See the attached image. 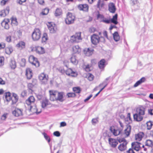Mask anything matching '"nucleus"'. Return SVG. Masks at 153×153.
Returning a JSON list of instances; mask_svg holds the SVG:
<instances>
[{
    "label": "nucleus",
    "instance_id": "f257e3e1",
    "mask_svg": "<svg viewBox=\"0 0 153 153\" xmlns=\"http://www.w3.org/2000/svg\"><path fill=\"white\" fill-rule=\"evenodd\" d=\"M49 99L52 101L62 102L64 99V93L56 90H51L49 91Z\"/></svg>",
    "mask_w": 153,
    "mask_h": 153
},
{
    "label": "nucleus",
    "instance_id": "f03ea898",
    "mask_svg": "<svg viewBox=\"0 0 153 153\" xmlns=\"http://www.w3.org/2000/svg\"><path fill=\"white\" fill-rule=\"evenodd\" d=\"M82 39L81 32H77L71 36L70 41L71 43H79Z\"/></svg>",
    "mask_w": 153,
    "mask_h": 153
},
{
    "label": "nucleus",
    "instance_id": "7ed1b4c3",
    "mask_svg": "<svg viewBox=\"0 0 153 153\" xmlns=\"http://www.w3.org/2000/svg\"><path fill=\"white\" fill-rule=\"evenodd\" d=\"M76 17L75 14L70 12H68L66 15L65 19V23L68 25H70L74 23Z\"/></svg>",
    "mask_w": 153,
    "mask_h": 153
},
{
    "label": "nucleus",
    "instance_id": "20e7f679",
    "mask_svg": "<svg viewBox=\"0 0 153 153\" xmlns=\"http://www.w3.org/2000/svg\"><path fill=\"white\" fill-rule=\"evenodd\" d=\"M41 35V30L39 28H35L32 34V39L34 41H37L40 38Z\"/></svg>",
    "mask_w": 153,
    "mask_h": 153
},
{
    "label": "nucleus",
    "instance_id": "39448f33",
    "mask_svg": "<svg viewBox=\"0 0 153 153\" xmlns=\"http://www.w3.org/2000/svg\"><path fill=\"white\" fill-rule=\"evenodd\" d=\"M118 141L121 143L118 147V149L121 151L125 150L126 148V145L127 142L126 140L124 138H119L117 139Z\"/></svg>",
    "mask_w": 153,
    "mask_h": 153
},
{
    "label": "nucleus",
    "instance_id": "423d86ee",
    "mask_svg": "<svg viewBox=\"0 0 153 153\" xmlns=\"http://www.w3.org/2000/svg\"><path fill=\"white\" fill-rule=\"evenodd\" d=\"M28 61L31 64L36 67H38L40 66V62L37 58L33 55L29 56Z\"/></svg>",
    "mask_w": 153,
    "mask_h": 153
},
{
    "label": "nucleus",
    "instance_id": "0eeeda50",
    "mask_svg": "<svg viewBox=\"0 0 153 153\" xmlns=\"http://www.w3.org/2000/svg\"><path fill=\"white\" fill-rule=\"evenodd\" d=\"M31 51L32 52H35L39 54H42L45 53L44 48L42 47L36 46L31 48Z\"/></svg>",
    "mask_w": 153,
    "mask_h": 153
},
{
    "label": "nucleus",
    "instance_id": "6e6552de",
    "mask_svg": "<svg viewBox=\"0 0 153 153\" xmlns=\"http://www.w3.org/2000/svg\"><path fill=\"white\" fill-rule=\"evenodd\" d=\"M47 25L51 33H54L56 32L57 29L55 24L53 22H48Z\"/></svg>",
    "mask_w": 153,
    "mask_h": 153
},
{
    "label": "nucleus",
    "instance_id": "1a4fd4ad",
    "mask_svg": "<svg viewBox=\"0 0 153 153\" xmlns=\"http://www.w3.org/2000/svg\"><path fill=\"white\" fill-rule=\"evenodd\" d=\"M35 101V98L33 96H30L26 100L25 104L30 107V110H31L33 107L32 105L34 103Z\"/></svg>",
    "mask_w": 153,
    "mask_h": 153
},
{
    "label": "nucleus",
    "instance_id": "9d476101",
    "mask_svg": "<svg viewBox=\"0 0 153 153\" xmlns=\"http://www.w3.org/2000/svg\"><path fill=\"white\" fill-rule=\"evenodd\" d=\"M110 129L114 135L117 136L119 135L122 132V129H121L117 127L114 126H111Z\"/></svg>",
    "mask_w": 153,
    "mask_h": 153
},
{
    "label": "nucleus",
    "instance_id": "9b49d317",
    "mask_svg": "<svg viewBox=\"0 0 153 153\" xmlns=\"http://www.w3.org/2000/svg\"><path fill=\"white\" fill-rule=\"evenodd\" d=\"M91 39L92 43L94 45H97L99 43L100 41V37L96 34H94L91 35Z\"/></svg>",
    "mask_w": 153,
    "mask_h": 153
},
{
    "label": "nucleus",
    "instance_id": "f8f14e48",
    "mask_svg": "<svg viewBox=\"0 0 153 153\" xmlns=\"http://www.w3.org/2000/svg\"><path fill=\"white\" fill-rule=\"evenodd\" d=\"M39 78L41 82L43 84H45L48 81V76L44 73H41L39 76Z\"/></svg>",
    "mask_w": 153,
    "mask_h": 153
},
{
    "label": "nucleus",
    "instance_id": "ddd939ff",
    "mask_svg": "<svg viewBox=\"0 0 153 153\" xmlns=\"http://www.w3.org/2000/svg\"><path fill=\"white\" fill-rule=\"evenodd\" d=\"M65 73L68 76L73 77H76L78 75L77 72L71 68H68L65 71Z\"/></svg>",
    "mask_w": 153,
    "mask_h": 153
},
{
    "label": "nucleus",
    "instance_id": "4468645a",
    "mask_svg": "<svg viewBox=\"0 0 153 153\" xmlns=\"http://www.w3.org/2000/svg\"><path fill=\"white\" fill-rule=\"evenodd\" d=\"M89 6L86 4H79L77 6L78 9L80 11L85 12H88L89 9Z\"/></svg>",
    "mask_w": 153,
    "mask_h": 153
},
{
    "label": "nucleus",
    "instance_id": "2eb2a0df",
    "mask_svg": "<svg viewBox=\"0 0 153 153\" xmlns=\"http://www.w3.org/2000/svg\"><path fill=\"white\" fill-rule=\"evenodd\" d=\"M25 75L27 79H30L33 76V73L32 69L29 68H27L25 70Z\"/></svg>",
    "mask_w": 153,
    "mask_h": 153
},
{
    "label": "nucleus",
    "instance_id": "dca6fc26",
    "mask_svg": "<svg viewBox=\"0 0 153 153\" xmlns=\"http://www.w3.org/2000/svg\"><path fill=\"white\" fill-rule=\"evenodd\" d=\"M23 110L22 109L16 108L13 111V114L16 117L21 116L23 115Z\"/></svg>",
    "mask_w": 153,
    "mask_h": 153
},
{
    "label": "nucleus",
    "instance_id": "f3484780",
    "mask_svg": "<svg viewBox=\"0 0 153 153\" xmlns=\"http://www.w3.org/2000/svg\"><path fill=\"white\" fill-rule=\"evenodd\" d=\"M73 54H79L81 51V49L78 45H75L72 46L71 50Z\"/></svg>",
    "mask_w": 153,
    "mask_h": 153
},
{
    "label": "nucleus",
    "instance_id": "a211bd4d",
    "mask_svg": "<svg viewBox=\"0 0 153 153\" xmlns=\"http://www.w3.org/2000/svg\"><path fill=\"white\" fill-rule=\"evenodd\" d=\"M144 136V134L143 132H139L135 135V140L137 141H140L142 140Z\"/></svg>",
    "mask_w": 153,
    "mask_h": 153
},
{
    "label": "nucleus",
    "instance_id": "6ab92c4d",
    "mask_svg": "<svg viewBox=\"0 0 153 153\" xmlns=\"http://www.w3.org/2000/svg\"><path fill=\"white\" fill-rule=\"evenodd\" d=\"M12 97L11 101V104L14 105L19 100V97L18 95L14 93H12Z\"/></svg>",
    "mask_w": 153,
    "mask_h": 153
},
{
    "label": "nucleus",
    "instance_id": "aec40b11",
    "mask_svg": "<svg viewBox=\"0 0 153 153\" xmlns=\"http://www.w3.org/2000/svg\"><path fill=\"white\" fill-rule=\"evenodd\" d=\"M10 20L9 19H4L1 23L2 27H4L5 29H8L9 28V26L8 24Z\"/></svg>",
    "mask_w": 153,
    "mask_h": 153
},
{
    "label": "nucleus",
    "instance_id": "412c9836",
    "mask_svg": "<svg viewBox=\"0 0 153 153\" xmlns=\"http://www.w3.org/2000/svg\"><path fill=\"white\" fill-rule=\"evenodd\" d=\"M131 127L129 125H127L126 128L124 131V134L125 137H128L131 133Z\"/></svg>",
    "mask_w": 153,
    "mask_h": 153
},
{
    "label": "nucleus",
    "instance_id": "4be33fe9",
    "mask_svg": "<svg viewBox=\"0 0 153 153\" xmlns=\"http://www.w3.org/2000/svg\"><path fill=\"white\" fill-rule=\"evenodd\" d=\"M106 64V61L104 59H101L98 63L99 68L102 70L104 69Z\"/></svg>",
    "mask_w": 153,
    "mask_h": 153
},
{
    "label": "nucleus",
    "instance_id": "5701e85b",
    "mask_svg": "<svg viewBox=\"0 0 153 153\" xmlns=\"http://www.w3.org/2000/svg\"><path fill=\"white\" fill-rule=\"evenodd\" d=\"M9 7H7L6 9L0 11V16L1 17H5L9 13Z\"/></svg>",
    "mask_w": 153,
    "mask_h": 153
},
{
    "label": "nucleus",
    "instance_id": "b1692460",
    "mask_svg": "<svg viewBox=\"0 0 153 153\" xmlns=\"http://www.w3.org/2000/svg\"><path fill=\"white\" fill-rule=\"evenodd\" d=\"M94 49L91 48H86L84 50V53L87 56H89L93 53Z\"/></svg>",
    "mask_w": 153,
    "mask_h": 153
},
{
    "label": "nucleus",
    "instance_id": "393cba45",
    "mask_svg": "<svg viewBox=\"0 0 153 153\" xmlns=\"http://www.w3.org/2000/svg\"><path fill=\"white\" fill-rule=\"evenodd\" d=\"M145 108L142 106H139L136 109L137 113L139 114L144 115L145 114Z\"/></svg>",
    "mask_w": 153,
    "mask_h": 153
},
{
    "label": "nucleus",
    "instance_id": "a878e982",
    "mask_svg": "<svg viewBox=\"0 0 153 153\" xmlns=\"http://www.w3.org/2000/svg\"><path fill=\"white\" fill-rule=\"evenodd\" d=\"M140 143L137 142H134L132 143L131 145L133 149L137 151H138L140 150Z\"/></svg>",
    "mask_w": 153,
    "mask_h": 153
},
{
    "label": "nucleus",
    "instance_id": "bb28decb",
    "mask_svg": "<svg viewBox=\"0 0 153 153\" xmlns=\"http://www.w3.org/2000/svg\"><path fill=\"white\" fill-rule=\"evenodd\" d=\"M116 8L114 4L113 3H110L108 4V10L112 13H114Z\"/></svg>",
    "mask_w": 153,
    "mask_h": 153
},
{
    "label": "nucleus",
    "instance_id": "cd10ccee",
    "mask_svg": "<svg viewBox=\"0 0 153 153\" xmlns=\"http://www.w3.org/2000/svg\"><path fill=\"white\" fill-rule=\"evenodd\" d=\"M108 141L109 144L112 147H115L118 144L117 141L114 139L109 138Z\"/></svg>",
    "mask_w": 153,
    "mask_h": 153
},
{
    "label": "nucleus",
    "instance_id": "c85d7f7f",
    "mask_svg": "<svg viewBox=\"0 0 153 153\" xmlns=\"http://www.w3.org/2000/svg\"><path fill=\"white\" fill-rule=\"evenodd\" d=\"M143 115L139 114L136 113L133 115L134 119V120L137 122H139L142 121L143 118Z\"/></svg>",
    "mask_w": 153,
    "mask_h": 153
},
{
    "label": "nucleus",
    "instance_id": "c756f323",
    "mask_svg": "<svg viewBox=\"0 0 153 153\" xmlns=\"http://www.w3.org/2000/svg\"><path fill=\"white\" fill-rule=\"evenodd\" d=\"M118 15L117 13L113 16L112 18L110 19V23H112L116 25L118 23L117 21Z\"/></svg>",
    "mask_w": 153,
    "mask_h": 153
},
{
    "label": "nucleus",
    "instance_id": "7c9ffc66",
    "mask_svg": "<svg viewBox=\"0 0 153 153\" xmlns=\"http://www.w3.org/2000/svg\"><path fill=\"white\" fill-rule=\"evenodd\" d=\"M108 79L107 78L106 79L105 81H104L102 82V83L100 85V86H101V85H104L103 87L95 95V97H97L98 95L100 94V93L107 86V85L108 84V82H107L108 81Z\"/></svg>",
    "mask_w": 153,
    "mask_h": 153
},
{
    "label": "nucleus",
    "instance_id": "2f4dec72",
    "mask_svg": "<svg viewBox=\"0 0 153 153\" xmlns=\"http://www.w3.org/2000/svg\"><path fill=\"white\" fill-rule=\"evenodd\" d=\"M12 96L11 94L9 92H6L5 93L4 97L6 101L10 102L11 101Z\"/></svg>",
    "mask_w": 153,
    "mask_h": 153
},
{
    "label": "nucleus",
    "instance_id": "473e14b6",
    "mask_svg": "<svg viewBox=\"0 0 153 153\" xmlns=\"http://www.w3.org/2000/svg\"><path fill=\"white\" fill-rule=\"evenodd\" d=\"M83 68L84 70L87 72L91 71L93 69L92 66L90 64H88L83 65Z\"/></svg>",
    "mask_w": 153,
    "mask_h": 153
},
{
    "label": "nucleus",
    "instance_id": "72a5a7b5",
    "mask_svg": "<svg viewBox=\"0 0 153 153\" xmlns=\"http://www.w3.org/2000/svg\"><path fill=\"white\" fill-rule=\"evenodd\" d=\"M9 66L11 69H14L16 67V61L14 60H11L9 63Z\"/></svg>",
    "mask_w": 153,
    "mask_h": 153
},
{
    "label": "nucleus",
    "instance_id": "f704fd0d",
    "mask_svg": "<svg viewBox=\"0 0 153 153\" xmlns=\"http://www.w3.org/2000/svg\"><path fill=\"white\" fill-rule=\"evenodd\" d=\"M25 43L22 41L19 42L17 45L16 46L20 49H22L25 48Z\"/></svg>",
    "mask_w": 153,
    "mask_h": 153
},
{
    "label": "nucleus",
    "instance_id": "c9c22d12",
    "mask_svg": "<svg viewBox=\"0 0 153 153\" xmlns=\"http://www.w3.org/2000/svg\"><path fill=\"white\" fill-rule=\"evenodd\" d=\"M145 78L144 77H142L137 82L134 84V87H137L138 86L141 84L142 83L144 82L145 81Z\"/></svg>",
    "mask_w": 153,
    "mask_h": 153
},
{
    "label": "nucleus",
    "instance_id": "e433bc0d",
    "mask_svg": "<svg viewBox=\"0 0 153 153\" xmlns=\"http://www.w3.org/2000/svg\"><path fill=\"white\" fill-rule=\"evenodd\" d=\"M62 11L61 8H57L54 13L55 16H59L62 15Z\"/></svg>",
    "mask_w": 153,
    "mask_h": 153
},
{
    "label": "nucleus",
    "instance_id": "4c0bfd02",
    "mask_svg": "<svg viewBox=\"0 0 153 153\" xmlns=\"http://www.w3.org/2000/svg\"><path fill=\"white\" fill-rule=\"evenodd\" d=\"M11 25L13 26H16L18 25V23L16 18L12 17L11 19Z\"/></svg>",
    "mask_w": 153,
    "mask_h": 153
},
{
    "label": "nucleus",
    "instance_id": "58836bf2",
    "mask_svg": "<svg viewBox=\"0 0 153 153\" xmlns=\"http://www.w3.org/2000/svg\"><path fill=\"white\" fill-rule=\"evenodd\" d=\"M49 101L48 100L45 99L42 101V106L43 108H45L49 104Z\"/></svg>",
    "mask_w": 153,
    "mask_h": 153
},
{
    "label": "nucleus",
    "instance_id": "ea45409f",
    "mask_svg": "<svg viewBox=\"0 0 153 153\" xmlns=\"http://www.w3.org/2000/svg\"><path fill=\"white\" fill-rule=\"evenodd\" d=\"M113 36L114 39L115 41L117 42L120 40V37L117 32H115L113 34Z\"/></svg>",
    "mask_w": 153,
    "mask_h": 153
},
{
    "label": "nucleus",
    "instance_id": "a19ab883",
    "mask_svg": "<svg viewBox=\"0 0 153 153\" xmlns=\"http://www.w3.org/2000/svg\"><path fill=\"white\" fill-rule=\"evenodd\" d=\"M146 125L147 129L148 130H150L153 126V122L151 121H148L146 122Z\"/></svg>",
    "mask_w": 153,
    "mask_h": 153
},
{
    "label": "nucleus",
    "instance_id": "79ce46f5",
    "mask_svg": "<svg viewBox=\"0 0 153 153\" xmlns=\"http://www.w3.org/2000/svg\"><path fill=\"white\" fill-rule=\"evenodd\" d=\"M48 39L47 34L45 33H44L42 37V43L45 42L47 41Z\"/></svg>",
    "mask_w": 153,
    "mask_h": 153
},
{
    "label": "nucleus",
    "instance_id": "37998d69",
    "mask_svg": "<svg viewBox=\"0 0 153 153\" xmlns=\"http://www.w3.org/2000/svg\"><path fill=\"white\" fill-rule=\"evenodd\" d=\"M35 86L34 85H33L32 83L30 82L27 84V90L31 92H33V88Z\"/></svg>",
    "mask_w": 153,
    "mask_h": 153
},
{
    "label": "nucleus",
    "instance_id": "c03bdc74",
    "mask_svg": "<svg viewBox=\"0 0 153 153\" xmlns=\"http://www.w3.org/2000/svg\"><path fill=\"white\" fill-rule=\"evenodd\" d=\"M104 5V2L101 0H98L97 4V7L100 9L102 8Z\"/></svg>",
    "mask_w": 153,
    "mask_h": 153
},
{
    "label": "nucleus",
    "instance_id": "a18cd8bd",
    "mask_svg": "<svg viewBox=\"0 0 153 153\" xmlns=\"http://www.w3.org/2000/svg\"><path fill=\"white\" fill-rule=\"evenodd\" d=\"M13 49L11 47H8L5 49V52L7 54H10L13 51Z\"/></svg>",
    "mask_w": 153,
    "mask_h": 153
},
{
    "label": "nucleus",
    "instance_id": "49530a36",
    "mask_svg": "<svg viewBox=\"0 0 153 153\" xmlns=\"http://www.w3.org/2000/svg\"><path fill=\"white\" fill-rule=\"evenodd\" d=\"M71 62L73 64L76 65L78 63V60L76 59L75 56H74L71 58Z\"/></svg>",
    "mask_w": 153,
    "mask_h": 153
},
{
    "label": "nucleus",
    "instance_id": "de8ad7c7",
    "mask_svg": "<svg viewBox=\"0 0 153 153\" xmlns=\"http://www.w3.org/2000/svg\"><path fill=\"white\" fill-rule=\"evenodd\" d=\"M86 77L88 79L89 81H93L94 78V76L90 73H88L87 74Z\"/></svg>",
    "mask_w": 153,
    "mask_h": 153
},
{
    "label": "nucleus",
    "instance_id": "09e8293b",
    "mask_svg": "<svg viewBox=\"0 0 153 153\" xmlns=\"http://www.w3.org/2000/svg\"><path fill=\"white\" fill-rule=\"evenodd\" d=\"M73 91L75 93L79 94L80 93L81 90L79 87H74L73 88Z\"/></svg>",
    "mask_w": 153,
    "mask_h": 153
},
{
    "label": "nucleus",
    "instance_id": "8fccbe9b",
    "mask_svg": "<svg viewBox=\"0 0 153 153\" xmlns=\"http://www.w3.org/2000/svg\"><path fill=\"white\" fill-rule=\"evenodd\" d=\"M146 145L149 147H152L153 146V142L149 140H146Z\"/></svg>",
    "mask_w": 153,
    "mask_h": 153
},
{
    "label": "nucleus",
    "instance_id": "3c124183",
    "mask_svg": "<svg viewBox=\"0 0 153 153\" xmlns=\"http://www.w3.org/2000/svg\"><path fill=\"white\" fill-rule=\"evenodd\" d=\"M26 60L24 58H22L21 59L19 62V64L22 67H24L26 64Z\"/></svg>",
    "mask_w": 153,
    "mask_h": 153
},
{
    "label": "nucleus",
    "instance_id": "603ef678",
    "mask_svg": "<svg viewBox=\"0 0 153 153\" xmlns=\"http://www.w3.org/2000/svg\"><path fill=\"white\" fill-rule=\"evenodd\" d=\"M42 134L43 135L46 140L48 141V143H50L51 141V139L49 137L45 132L43 133Z\"/></svg>",
    "mask_w": 153,
    "mask_h": 153
},
{
    "label": "nucleus",
    "instance_id": "864d4df0",
    "mask_svg": "<svg viewBox=\"0 0 153 153\" xmlns=\"http://www.w3.org/2000/svg\"><path fill=\"white\" fill-rule=\"evenodd\" d=\"M67 96L68 97H76V95L75 93L69 92L67 93Z\"/></svg>",
    "mask_w": 153,
    "mask_h": 153
},
{
    "label": "nucleus",
    "instance_id": "5fc2aeb1",
    "mask_svg": "<svg viewBox=\"0 0 153 153\" xmlns=\"http://www.w3.org/2000/svg\"><path fill=\"white\" fill-rule=\"evenodd\" d=\"M49 10L48 8H45L44 9L41 13V14L42 15H46L48 14L49 12Z\"/></svg>",
    "mask_w": 153,
    "mask_h": 153
},
{
    "label": "nucleus",
    "instance_id": "6e6d98bb",
    "mask_svg": "<svg viewBox=\"0 0 153 153\" xmlns=\"http://www.w3.org/2000/svg\"><path fill=\"white\" fill-rule=\"evenodd\" d=\"M101 21L106 24L110 23V19H107L106 18L104 17L102 20Z\"/></svg>",
    "mask_w": 153,
    "mask_h": 153
},
{
    "label": "nucleus",
    "instance_id": "4d7b16f0",
    "mask_svg": "<svg viewBox=\"0 0 153 153\" xmlns=\"http://www.w3.org/2000/svg\"><path fill=\"white\" fill-rule=\"evenodd\" d=\"M4 58L3 56L0 57V66H2L4 63Z\"/></svg>",
    "mask_w": 153,
    "mask_h": 153
},
{
    "label": "nucleus",
    "instance_id": "13d9d810",
    "mask_svg": "<svg viewBox=\"0 0 153 153\" xmlns=\"http://www.w3.org/2000/svg\"><path fill=\"white\" fill-rule=\"evenodd\" d=\"M63 64L65 66L68 68L69 67L70 63L67 60H65L63 62Z\"/></svg>",
    "mask_w": 153,
    "mask_h": 153
},
{
    "label": "nucleus",
    "instance_id": "bf43d9fd",
    "mask_svg": "<svg viewBox=\"0 0 153 153\" xmlns=\"http://www.w3.org/2000/svg\"><path fill=\"white\" fill-rule=\"evenodd\" d=\"M8 1L9 0H1L0 2V5L1 6H4L5 5Z\"/></svg>",
    "mask_w": 153,
    "mask_h": 153
},
{
    "label": "nucleus",
    "instance_id": "052dcab7",
    "mask_svg": "<svg viewBox=\"0 0 153 153\" xmlns=\"http://www.w3.org/2000/svg\"><path fill=\"white\" fill-rule=\"evenodd\" d=\"M27 0H17V2L18 3L21 5H23L25 3Z\"/></svg>",
    "mask_w": 153,
    "mask_h": 153
},
{
    "label": "nucleus",
    "instance_id": "680f3d73",
    "mask_svg": "<svg viewBox=\"0 0 153 153\" xmlns=\"http://www.w3.org/2000/svg\"><path fill=\"white\" fill-rule=\"evenodd\" d=\"M6 46L5 43L4 42H1L0 43V49H4Z\"/></svg>",
    "mask_w": 153,
    "mask_h": 153
},
{
    "label": "nucleus",
    "instance_id": "e2e57ef3",
    "mask_svg": "<svg viewBox=\"0 0 153 153\" xmlns=\"http://www.w3.org/2000/svg\"><path fill=\"white\" fill-rule=\"evenodd\" d=\"M5 81L3 80L0 77V85H5Z\"/></svg>",
    "mask_w": 153,
    "mask_h": 153
},
{
    "label": "nucleus",
    "instance_id": "0e129e2a",
    "mask_svg": "<svg viewBox=\"0 0 153 153\" xmlns=\"http://www.w3.org/2000/svg\"><path fill=\"white\" fill-rule=\"evenodd\" d=\"M6 41L8 42H11V36H7L6 38Z\"/></svg>",
    "mask_w": 153,
    "mask_h": 153
},
{
    "label": "nucleus",
    "instance_id": "69168bd1",
    "mask_svg": "<svg viewBox=\"0 0 153 153\" xmlns=\"http://www.w3.org/2000/svg\"><path fill=\"white\" fill-rule=\"evenodd\" d=\"M104 17V16L100 14L99 13L97 15V18L100 19L101 20H102Z\"/></svg>",
    "mask_w": 153,
    "mask_h": 153
},
{
    "label": "nucleus",
    "instance_id": "338daca9",
    "mask_svg": "<svg viewBox=\"0 0 153 153\" xmlns=\"http://www.w3.org/2000/svg\"><path fill=\"white\" fill-rule=\"evenodd\" d=\"M53 135L56 137H59L60 135V132L58 131H56L53 133Z\"/></svg>",
    "mask_w": 153,
    "mask_h": 153
},
{
    "label": "nucleus",
    "instance_id": "774afa93",
    "mask_svg": "<svg viewBox=\"0 0 153 153\" xmlns=\"http://www.w3.org/2000/svg\"><path fill=\"white\" fill-rule=\"evenodd\" d=\"M27 92L26 91H23L21 93V95L23 97H24L27 96Z\"/></svg>",
    "mask_w": 153,
    "mask_h": 153
}]
</instances>
